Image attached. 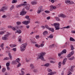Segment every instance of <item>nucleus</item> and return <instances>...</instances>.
Returning a JSON list of instances; mask_svg holds the SVG:
<instances>
[{
    "label": "nucleus",
    "instance_id": "obj_29",
    "mask_svg": "<svg viewBox=\"0 0 75 75\" xmlns=\"http://www.w3.org/2000/svg\"><path fill=\"white\" fill-rule=\"evenodd\" d=\"M30 42L32 44H36V43H37V42H34L33 40H31Z\"/></svg>",
    "mask_w": 75,
    "mask_h": 75
},
{
    "label": "nucleus",
    "instance_id": "obj_54",
    "mask_svg": "<svg viewBox=\"0 0 75 75\" xmlns=\"http://www.w3.org/2000/svg\"><path fill=\"white\" fill-rule=\"evenodd\" d=\"M13 51H14L16 52V51L17 49L16 48H13L12 49Z\"/></svg>",
    "mask_w": 75,
    "mask_h": 75
},
{
    "label": "nucleus",
    "instance_id": "obj_30",
    "mask_svg": "<svg viewBox=\"0 0 75 75\" xmlns=\"http://www.w3.org/2000/svg\"><path fill=\"white\" fill-rule=\"evenodd\" d=\"M55 17V18H56V19L57 21H60L59 18H58V17Z\"/></svg>",
    "mask_w": 75,
    "mask_h": 75
},
{
    "label": "nucleus",
    "instance_id": "obj_2",
    "mask_svg": "<svg viewBox=\"0 0 75 75\" xmlns=\"http://www.w3.org/2000/svg\"><path fill=\"white\" fill-rule=\"evenodd\" d=\"M27 43L22 45L20 47L21 51L23 52L25 51V47L27 46Z\"/></svg>",
    "mask_w": 75,
    "mask_h": 75
},
{
    "label": "nucleus",
    "instance_id": "obj_24",
    "mask_svg": "<svg viewBox=\"0 0 75 75\" xmlns=\"http://www.w3.org/2000/svg\"><path fill=\"white\" fill-rule=\"evenodd\" d=\"M61 4H58L57 5H56V8H59V7H60V6H61Z\"/></svg>",
    "mask_w": 75,
    "mask_h": 75
},
{
    "label": "nucleus",
    "instance_id": "obj_62",
    "mask_svg": "<svg viewBox=\"0 0 75 75\" xmlns=\"http://www.w3.org/2000/svg\"><path fill=\"white\" fill-rule=\"evenodd\" d=\"M55 8H57V6H53V9L54 10V9H55Z\"/></svg>",
    "mask_w": 75,
    "mask_h": 75
},
{
    "label": "nucleus",
    "instance_id": "obj_53",
    "mask_svg": "<svg viewBox=\"0 0 75 75\" xmlns=\"http://www.w3.org/2000/svg\"><path fill=\"white\" fill-rule=\"evenodd\" d=\"M18 40L19 42H21V38H20V37L19 38H18Z\"/></svg>",
    "mask_w": 75,
    "mask_h": 75
},
{
    "label": "nucleus",
    "instance_id": "obj_26",
    "mask_svg": "<svg viewBox=\"0 0 75 75\" xmlns=\"http://www.w3.org/2000/svg\"><path fill=\"white\" fill-rule=\"evenodd\" d=\"M9 59H10V58L8 57H6V58H5L3 60H9Z\"/></svg>",
    "mask_w": 75,
    "mask_h": 75
},
{
    "label": "nucleus",
    "instance_id": "obj_11",
    "mask_svg": "<svg viewBox=\"0 0 75 75\" xmlns=\"http://www.w3.org/2000/svg\"><path fill=\"white\" fill-rule=\"evenodd\" d=\"M24 4H21L18 5L16 6V7L17 8H20V7H22V6H24Z\"/></svg>",
    "mask_w": 75,
    "mask_h": 75
},
{
    "label": "nucleus",
    "instance_id": "obj_38",
    "mask_svg": "<svg viewBox=\"0 0 75 75\" xmlns=\"http://www.w3.org/2000/svg\"><path fill=\"white\" fill-rule=\"evenodd\" d=\"M45 28H47V29H48V30L50 29V28H49L48 26L47 25H45Z\"/></svg>",
    "mask_w": 75,
    "mask_h": 75
},
{
    "label": "nucleus",
    "instance_id": "obj_13",
    "mask_svg": "<svg viewBox=\"0 0 75 75\" xmlns=\"http://www.w3.org/2000/svg\"><path fill=\"white\" fill-rule=\"evenodd\" d=\"M67 52V50H62V52H60V54H65Z\"/></svg>",
    "mask_w": 75,
    "mask_h": 75
},
{
    "label": "nucleus",
    "instance_id": "obj_52",
    "mask_svg": "<svg viewBox=\"0 0 75 75\" xmlns=\"http://www.w3.org/2000/svg\"><path fill=\"white\" fill-rule=\"evenodd\" d=\"M49 1H51V2L52 3H54V2H55V1H54V0H49Z\"/></svg>",
    "mask_w": 75,
    "mask_h": 75
},
{
    "label": "nucleus",
    "instance_id": "obj_9",
    "mask_svg": "<svg viewBox=\"0 0 75 75\" xmlns=\"http://www.w3.org/2000/svg\"><path fill=\"white\" fill-rule=\"evenodd\" d=\"M42 9V6H40L39 8H38V11H37L38 14H39L41 11Z\"/></svg>",
    "mask_w": 75,
    "mask_h": 75
},
{
    "label": "nucleus",
    "instance_id": "obj_27",
    "mask_svg": "<svg viewBox=\"0 0 75 75\" xmlns=\"http://www.w3.org/2000/svg\"><path fill=\"white\" fill-rule=\"evenodd\" d=\"M17 63V62L15 60L13 61L12 62V64H16Z\"/></svg>",
    "mask_w": 75,
    "mask_h": 75
},
{
    "label": "nucleus",
    "instance_id": "obj_42",
    "mask_svg": "<svg viewBox=\"0 0 75 75\" xmlns=\"http://www.w3.org/2000/svg\"><path fill=\"white\" fill-rule=\"evenodd\" d=\"M6 68H3L2 70V71L3 72H4L6 71Z\"/></svg>",
    "mask_w": 75,
    "mask_h": 75
},
{
    "label": "nucleus",
    "instance_id": "obj_8",
    "mask_svg": "<svg viewBox=\"0 0 75 75\" xmlns=\"http://www.w3.org/2000/svg\"><path fill=\"white\" fill-rule=\"evenodd\" d=\"M74 67H75V66L73 65L71 67V68L69 69L68 72H73Z\"/></svg>",
    "mask_w": 75,
    "mask_h": 75
},
{
    "label": "nucleus",
    "instance_id": "obj_55",
    "mask_svg": "<svg viewBox=\"0 0 75 75\" xmlns=\"http://www.w3.org/2000/svg\"><path fill=\"white\" fill-rule=\"evenodd\" d=\"M7 68L8 71H10V67H9V66H7Z\"/></svg>",
    "mask_w": 75,
    "mask_h": 75
},
{
    "label": "nucleus",
    "instance_id": "obj_16",
    "mask_svg": "<svg viewBox=\"0 0 75 75\" xmlns=\"http://www.w3.org/2000/svg\"><path fill=\"white\" fill-rule=\"evenodd\" d=\"M8 55L9 57V59H10V60H11L12 59V56H11V53H8Z\"/></svg>",
    "mask_w": 75,
    "mask_h": 75
},
{
    "label": "nucleus",
    "instance_id": "obj_39",
    "mask_svg": "<svg viewBox=\"0 0 75 75\" xmlns=\"http://www.w3.org/2000/svg\"><path fill=\"white\" fill-rule=\"evenodd\" d=\"M5 31H1L0 32V35H3Z\"/></svg>",
    "mask_w": 75,
    "mask_h": 75
},
{
    "label": "nucleus",
    "instance_id": "obj_37",
    "mask_svg": "<svg viewBox=\"0 0 75 75\" xmlns=\"http://www.w3.org/2000/svg\"><path fill=\"white\" fill-rule=\"evenodd\" d=\"M14 7L13 5H12V7L10 8V10L11 11V10H12L14 8Z\"/></svg>",
    "mask_w": 75,
    "mask_h": 75
},
{
    "label": "nucleus",
    "instance_id": "obj_60",
    "mask_svg": "<svg viewBox=\"0 0 75 75\" xmlns=\"http://www.w3.org/2000/svg\"><path fill=\"white\" fill-rule=\"evenodd\" d=\"M49 38H53V36H52V35H50L49 37Z\"/></svg>",
    "mask_w": 75,
    "mask_h": 75
},
{
    "label": "nucleus",
    "instance_id": "obj_18",
    "mask_svg": "<svg viewBox=\"0 0 75 75\" xmlns=\"http://www.w3.org/2000/svg\"><path fill=\"white\" fill-rule=\"evenodd\" d=\"M69 40L71 41H75V40L72 37H70Z\"/></svg>",
    "mask_w": 75,
    "mask_h": 75
},
{
    "label": "nucleus",
    "instance_id": "obj_49",
    "mask_svg": "<svg viewBox=\"0 0 75 75\" xmlns=\"http://www.w3.org/2000/svg\"><path fill=\"white\" fill-rule=\"evenodd\" d=\"M44 66H45V67H48V66H49V64L47 63V64H45L44 65Z\"/></svg>",
    "mask_w": 75,
    "mask_h": 75
},
{
    "label": "nucleus",
    "instance_id": "obj_46",
    "mask_svg": "<svg viewBox=\"0 0 75 75\" xmlns=\"http://www.w3.org/2000/svg\"><path fill=\"white\" fill-rule=\"evenodd\" d=\"M71 57V55L69 54L67 55V57H68V58H70Z\"/></svg>",
    "mask_w": 75,
    "mask_h": 75
},
{
    "label": "nucleus",
    "instance_id": "obj_51",
    "mask_svg": "<svg viewBox=\"0 0 75 75\" xmlns=\"http://www.w3.org/2000/svg\"><path fill=\"white\" fill-rule=\"evenodd\" d=\"M35 38L37 39H38V38H40V36H39V35H37L36 36Z\"/></svg>",
    "mask_w": 75,
    "mask_h": 75
},
{
    "label": "nucleus",
    "instance_id": "obj_28",
    "mask_svg": "<svg viewBox=\"0 0 75 75\" xmlns=\"http://www.w3.org/2000/svg\"><path fill=\"white\" fill-rule=\"evenodd\" d=\"M17 2V0H13L12 1V3H16Z\"/></svg>",
    "mask_w": 75,
    "mask_h": 75
},
{
    "label": "nucleus",
    "instance_id": "obj_20",
    "mask_svg": "<svg viewBox=\"0 0 75 75\" xmlns=\"http://www.w3.org/2000/svg\"><path fill=\"white\" fill-rule=\"evenodd\" d=\"M49 30H50V31H51L52 33L54 32V28H50Z\"/></svg>",
    "mask_w": 75,
    "mask_h": 75
},
{
    "label": "nucleus",
    "instance_id": "obj_6",
    "mask_svg": "<svg viewBox=\"0 0 75 75\" xmlns=\"http://www.w3.org/2000/svg\"><path fill=\"white\" fill-rule=\"evenodd\" d=\"M26 14V12L25 11H24V9H23L22 11H21L20 13V15L21 16H24V15H25Z\"/></svg>",
    "mask_w": 75,
    "mask_h": 75
},
{
    "label": "nucleus",
    "instance_id": "obj_31",
    "mask_svg": "<svg viewBox=\"0 0 75 75\" xmlns=\"http://www.w3.org/2000/svg\"><path fill=\"white\" fill-rule=\"evenodd\" d=\"M74 59V57H72L71 58H69L68 59H69V60H70L71 61V60H73Z\"/></svg>",
    "mask_w": 75,
    "mask_h": 75
},
{
    "label": "nucleus",
    "instance_id": "obj_61",
    "mask_svg": "<svg viewBox=\"0 0 75 75\" xmlns=\"http://www.w3.org/2000/svg\"><path fill=\"white\" fill-rule=\"evenodd\" d=\"M22 75H24V72L23 71H21Z\"/></svg>",
    "mask_w": 75,
    "mask_h": 75
},
{
    "label": "nucleus",
    "instance_id": "obj_35",
    "mask_svg": "<svg viewBox=\"0 0 75 75\" xmlns=\"http://www.w3.org/2000/svg\"><path fill=\"white\" fill-rule=\"evenodd\" d=\"M16 62H20V59L18 58L16 60Z\"/></svg>",
    "mask_w": 75,
    "mask_h": 75
},
{
    "label": "nucleus",
    "instance_id": "obj_33",
    "mask_svg": "<svg viewBox=\"0 0 75 75\" xmlns=\"http://www.w3.org/2000/svg\"><path fill=\"white\" fill-rule=\"evenodd\" d=\"M55 46L54 44H53L52 45L50 46V48H54Z\"/></svg>",
    "mask_w": 75,
    "mask_h": 75
},
{
    "label": "nucleus",
    "instance_id": "obj_44",
    "mask_svg": "<svg viewBox=\"0 0 75 75\" xmlns=\"http://www.w3.org/2000/svg\"><path fill=\"white\" fill-rule=\"evenodd\" d=\"M47 71H48V72H52V70L50 69H48Z\"/></svg>",
    "mask_w": 75,
    "mask_h": 75
},
{
    "label": "nucleus",
    "instance_id": "obj_59",
    "mask_svg": "<svg viewBox=\"0 0 75 75\" xmlns=\"http://www.w3.org/2000/svg\"><path fill=\"white\" fill-rule=\"evenodd\" d=\"M4 46V44H2L1 45L0 47L1 48H2V47H3Z\"/></svg>",
    "mask_w": 75,
    "mask_h": 75
},
{
    "label": "nucleus",
    "instance_id": "obj_36",
    "mask_svg": "<svg viewBox=\"0 0 75 75\" xmlns=\"http://www.w3.org/2000/svg\"><path fill=\"white\" fill-rule=\"evenodd\" d=\"M67 47V42L65 43V45L64 46H63V48H65V47Z\"/></svg>",
    "mask_w": 75,
    "mask_h": 75
},
{
    "label": "nucleus",
    "instance_id": "obj_47",
    "mask_svg": "<svg viewBox=\"0 0 75 75\" xmlns=\"http://www.w3.org/2000/svg\"><path fill=\"white\" fill-rule=\"evenodd\" d=\"M2 18H6V17H7V16H6L5 15H4L2 16Z\"/></svg>",
    "mask_w": 75,
    "mask_h": 75
},
{
    "label": "nucleus",
    "instance_id": "obj_56",
    "mask_svg": "<svg viewBox=\"0 0 75 75\" xmlns=\"http://www.w3.org/2000/svg\"><path fill=\"white\" fill-rule=\"evenodd\" d=\"M8 28H11L12 26L11 25H9L8 26Z\"/></svg>",
    "mask_w": 75,
    "mask_h": 75
},
{
    "label": "nucleus",
    "instance_id": "obj_45",
    "mask_svg": "<svg viewBox=\"0 0 75 75\" xmlns=\"http://www.w3.org/2000/svg\"><path fill=\"white\" fill-rule=\"evenodd\" d=\"M61 62H59V68H61Z\"/></svg>",
    "mask_w": 75,
    "mask_h": 75
},
{
    "label": "nucleus",
    "instance_id": "obj_17",
    "mask_svg": "<svg viewBox=\"0 0 75 75\" xmlns=\"http://www.w3.org/2000/svg\"><path fill=\"white\" fill-rule=\"evenodd\" d=\"M9 46L10 47H11V48H13V47H16L17 46V45H13V44H11L9 45Z\"/></svg>",
    "mask_w": 75,
    "mask_h": 75
},
{
    "label": "nucleus",
    "instance_id": "obj_50",
    "mask_svg": "<svg viewBox=\"0 0 75 75\" xmlns=\"http://www.w3.org/2000/svg\"><path fill=\"white\" fill-rule=\"evenodd\" d=\"M6 65L7 66V67H9V66H10V63H7L6 64Z\"/></svg>",
    "mask_w": 75,
    "mask_h": 75
},
{
    "label": "nucleus",
    "instance_id": "obj_21",
    "mask_svg": "<svg viewBox=\"0 0 75 75\" xmlns=\"http://www.w3.org/2000/svg\"><path fill=\"white\" fill-rule=\"evenodd\" d=\"M48 34V32L47 31H45L43 32V34L44 35H47Z\"/></svg>",
    "mask_w": 75,
    "mask_h": 75
},
{
    "label": "nucleus",
    "instance_id": "obj_15",
    "mask_svg": "<svg viewBox=\"0 0 75 75\" xmlns=\"http://www.w3.org/2000/svg\"><path fill=\"white\" fill-rule=\"evenodd\" d=\"M31 69H33L34 68V66L33 64H31L30 65Z\"/></svg>",
    "mask_w": 75,
    "mask_h": 75
},
{
    "label": "nucleus",
    "instance_id": "obj_32",
    "mask_svg": "<svg viewBox=\"0 0 75 75\" xmlns=\"http://www.w3.org/2000/svg\"><path fill=\"white\" fill-rule=\"evenodd\" d=\"M35 46L36 47H37L38 48H39V47H40V46L39 45H38V44H36L35 45Z\"/></svg>",
    "mask_w": 75,
    "mask_h": 75
},
{
    "label": "nucleus",
    "instance_id": "obj_48",
    "mask_svg": "<svg viewBox=\"0 0 75 75\" xmlns=\"http://www.w3.org/2000/svg\"><path fill=\"white\" fill-rule=\"evenodd\" d=\"M45 12L46 13H50V11H45Z\"/></svg>",
    "mask_w": 75,
    "mask_h": 75
},
{
    "label": "nucleus",
    "instance_id": "obj_22",
    "mask_svg": "<svg viewBox=\"0 0 75 75\" xmlns=\"http://www.w3.org/2000/svg\"><path fill=\"white\" fill-rule=\"evenodd\" d=\"M70 47L71 50H74V47L72 45H71Z\"/></svg>",
    "mask_w": 75,
    "mask_h": 75
},
{
    "label": "nucleus",
    "instance_id": "obj_40",
    "mask_svg": "<svg viewBox=\"0 0 75 75\" xmlns=\"http://www.w3.org/2000/svg\"><path fill=\"white\" fill-rule=\"evenodd\" d=\"M70 28V27H69V26H67L66 27H64L63 28Z\"/></svg>",
    "mask_w": 75,
    "mask_h": 75
},
{
    "label": "nucleus",
    "instance_id": "obj_41",
    "mask_svg": "<svg viewBox=\"0 0 75 75\" xmlns=\"http://www.w3.org/2000/svg\"><path fill=\"white\" fill-rule=\"evenodd\" d=\"M60 16L61 17H65V16L63 14H60Z\"/></svg>",
    "mask_w": 75,
    "mask_h": 75
},
{
    "label": "nucleus",
    "instance_id": "obj_12",
    "mask_svg": "<svg viewBox=\"0 0 75 75\" xmlns=\"http://www.w3.org/2000/svg\"><path fill=\"white\" fill-rule=\"evenodd\" d=\"M8 37V35H5L4 37H2V40H7V38H6V37Z\"/></svg>",
    "mask_w": 75,
    "mask_h": 75
},
{
    "label": "nucleus",
    "instance_id": "obj_1",
    "mask_svg": "<svg viewBox=\"0 0 75 75\" xmlns=\"http://www.w3.org/2000/svg\"><path fill=\"white\" fill-rule=\"evenodd\" d=\"M45 54H46L45 52H41L40 53L38 54V57L37 58V59H40L42 61H44V58L43 55H44Z\"/></svg>",
    "mask_w": 75,
    "mask_h": 75
},
{
    "label": "nucleus",
    "instance_id": "obj_25",
    "mask_svg": "<svg viewBox=\"0 0 75 75\" xmlns=\"http://www.w3.org/2000/svg\"><path fill=\"white\" fill-rule=\"evenodd\" d=\"M74 51H71V53H70L69 54L71 55V56H72V55H74Z\"/></svg>",
    "mask_w": 75,
    "mask_h": 75
},
{
    "label": "nucleus",
    "instance_id": "obj_58",
    "mask_svg": "<svg viewBox=\"0 0 75 75\" xmlns=\"http://www.w3.org/2000/svg\"><path fill=\"white\" fill-rule=\"evenodd\" d=\"M21 64L20 63H19V64L18 65L17 67H20L21 66Z\"/></svg>",
    "mask_w": 75,
    "mask_h": 75
},
{
    "label": "nucleus",
    "instance_id": "obj_3",
    "mask_svg": "<svg viewBox=\"0 0 75 75\" xmlns=\"http://www.w3.org/2000/svg\"><path fill=\"white\" fill-rule=\"evenodd\" d=\"M30 17V16H28V15H27L25 16V18L26 19H27V20H28L29 21H23L22 22V23L23 24H25V25H27V24H28V23H30V18H29Z\"/></svg>",
    "mask_w": 75,
    "mask_h": 75
},
{
    "label": "nucleus",
    "instance_id": "obj_14",
    "mask_svg": "<svg viewBox=\"0 0 75 75\" xmlns=\"http://www.w3.org/2000/svg\"><path fill=\"white\" fill-rule=\"evenodd\" d=\"M67 58H64L62 64L63 65H65V62H66V61L67 60Z\"/></svg>",
    "mask_w": 75,
    "mask_h": 75
},
{
    "label": "nucleus",
    "instance_id": "obj_34",
    "mask_svg": "<svg viewBox=\"0 0 75 75\" xmlns=\"http://www.w3.org/2000/svg\"><path fill=\"white\" fill-rule=\"evenodd\" d=\"M16 24L17 25H20L21 24V23L20 21H18L16 22Z\"/></svg>",
    "mask_w": 75,
    "mask_h": 75
},
{
    "label": "nucleus",
    "instance_id": "obj_43",
    "mask_svg": "<svg viewBox=\"0 0 75 75\" xmlns=\"http://www.w3.org/2000/svg\"><path fill=\"white\" fill-rule=\"evenodd\" d=\"M18 34H20L21 33V30H18Z\"/></svg>",
    "mask_w": 75,
    "mask_h": 75
},
{
    "label": "nucleus",
    "instance_id": "obj_23",
    "mask_svg": "<svg viewBox=\"0 0 75 75\" xmlns=\"http://www.w3.org/2000/svg\"><path fill=\"white\" fill-rule=\"evenodd\" d=\"M65 2L66 3V4H69L70 3V1H69V0H66V1H65Z\"/></svg>",
    "mask_w": 75,
    "mask_h": 75
},
{
    "label": "nucleus",
    "instance_id": "obj_63",
    "mask_svg": "<svg viewBox=\"0 0 75 75\" xmlns=\"http://www.w3.org/2000/svg\"><path fill=\"white\" fill-rule=\"evenodd\" d=\"M6 48H7L8 50H10V47L8 46H7Z\"/></svg>",
    "mask_w": 75,
    "mask_h": 75
},
{
    "label": "nucleus",
    "instance_id": "obj_57",
    "mask_svg": "<svg viewBox=\"0 0 75 75\" xmlns=\"http://www.w3.org/2000/svg\"><path fill=\"white\" fill-rule=\"evenodd\" d=\"M33 71H34V72H37V70L36 69H34Z\"/></svg>",
    "mask_w": 75,
    "mask_h": 75
},
{
    "label": "nucleus",
    "instance_id": "obj_10",
    "mask_svg": "<svg viewBox=\"0 0 75 75\" xmlns=\"http://www.w3.org/2000/svg\"><path fill=\"white\" fill-rule=\"evenodd\" d=\"M18 28V27H16V28H15V27L12 26L11 28V29L13 31H16V30H17Z\"/></svg>",
    "mask_w": 75,
    "mask_h": 75
},
{
    "label": "nucleus",
    "instance_id": "obj_64",
    "mask_svg": "<svg viewBox=\"0 0 75 75\" xmlns=\"http://www.w3.org/2000/svg\"><path fill=\"white\" fill-rule=\"evenodd\" d=\"M44 45V44H41L40 45V47H43Z\"/></svg>",
    "mask_w": 75,
    "mask_h": 75
},
{
    "label": "nucleus",
    "instance_id": "obj_7",
    "mask_svg": "<svg viewBox=\"0 0 75 75\" xmlns=\"http://www.w3.org/2000/svg\"><path fill=\"white\" fill-rule=\"evenodd\" d=\"M7 9V6H3L0 10V11H4V10H6Z\"/></svg>",
    "mask_w": 75,
    "mask_h": 75
},
{
    "label": "nucleus",
    "instance_id": "obj_19",
    "mask_svg": "<svg viewBox=\"0 0 75 75\" xmlns=\"http://www.w3.org/2000/svg\"><path fill=\"white\" fill-rule=\"evenodd\" d=\"M32 4L34 5V4H37V3L36 1H33L31 2Z\"/></svg>",
    "mask_w": 75,
    "mask_h": 75
},
{
    "label": "nucleus",
    "instance_id": "obj_4",
    "mask_svg": "<svg viewBox=\"0 0 75 75\" xmlns=\"http://www.w3.org/2000/svg\"><path fill=\"white\" fill-rule=\"evenodd\" d=\"M52 26H55V30H58L59 29V23H54L53 24H52Z\"/></svg>",
    "mask_w": 75,
    "mask_h": 75
},
{
    "label": "nucleus",
    "instance_id": "obj_5",
    "mask_svg": "<svg viewBox=\"0 0 75 75\" xmlns=\"http://www.w3.org/2000/svg\"><path fill=\"white\" fill-rule=\"evenodd\" d=\"M23 6L25 7V8L27 10H30V5L28 4H23Z\"/></svg>",
    "mask_w": 75,
    "mask_h": 75
}]
</instances>
